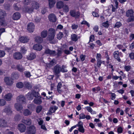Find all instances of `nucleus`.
I'll return each instance as SVG.
<instances>
[{"instance_id":"nucleus-1","label":"nucleus","mask_w":134,"mask_h":134,"mask_svg":"<svg viewBox=\"0 0 134 134\" xmlns=\"http://www.w3.org/2000/svg\"><path fill=\"white\" fill-rule=\"evenodd\" d=\"M55 35V30L53 29H50L49 30V35L48 37L49 41H52L54 38Z\"/></svg>"},{"instance_id":"nucleus-2","label":"nucleus","mask_w":134,"mask_h":134,"mask_svg":"<svg viewBox=\"0 0 134 134\" xmlns=\"http://www.w3.org/2000/svg\"><path fill=\"white\" fill-rule=\"evenodd\" d=\"M61 67L58 65H57L54 67L53 72L54 75L56 76H58V74L61 71Z\"/></svg>"},{"instance_id":"nucleus-3","label":"nucleus","mask_w":134,"mask_h":134,"mask_svg":"<svg viewBox=\"0 0 134 134\" xmlns=\"http://www.w3.org/2000/svg\"><path fill=\"white\" fill-rule=\"evenodd\" d=\"M113 55L114 58L116 59L117 60L120 62L121 61L120 57L122 55V53L121 52H119L118 51H116L113 53Z\"/></svg>"},{"instance_id":"nucleus-4","label":"nucleus","mask_w":134,"mask_h":134,"mask_svg":"<svg viewBox=\"0 0 134 134\" xmlns=\"http://www.w3.org/2000/svg\"><path fill=\"white\" fill-rule=\"evenodd\" d=\"M36 130L34 126H32L27 127V131L29 134H35Z\"/></svg>"},{"instance_id":"nucleus-5","label":"nucleus","mask_w":134,"mask_h":134,"mask_svg":"<svg viewBox=\"0 0 134 134\" xmlns=\"http://www.w3.org/2000/svg\"><path fill=\"white\" fill-rule=\"evenodd\" d=\"M17 102L20 103H25V98L24 96L20 95L18 96L16 98Z\"/></svg>"},{"instance_id":"nucleus-6","label":"nucleus","mask_w":134,"mask_h":134,"mask_svg":"<svg viewBox=\"0 0 134 134\" xmlns=\"http://www.w3.org/2000/svg\"><path fill=\"white\" fill-rule=\"evenodd\" d=\"M4 81L6 84L8 85H11L13 83V81L11 78L5 77L4 78Z\"/></svg>"},{"instance_id":"nucleus-7","label":"nucleus","mask_w":134,"mask_h":134,"mask_svg":"<svg viewBox=\"0 0 134 134\" xmlns=\"http://www.w3.org/2000/svg\"><path fill=\"white\" fill-rule=\"evenodd\" d=\"M14 107L17 111H19L21 113H22L23 107L21 105L17 103L15 104Z\"/></svg>"},{"instance_id":"nucleus-8","label":"nucleus","mask_w":134,"mask_h":134,"mask_svg":"<svg viewBox=\"0 0 134 134\" xmlns=\"http://www.w3.org/2000/svg\"><path fill=\"white\" fill-rule=\"evenodd\" d=\"M35 28V26L34 24L32 23H30L27 25V29L30 32H33Z\"/></svg>"},{"instance_id":"nucleus-9","label":"nucleus","mask_w":134,"mask_h":134,"mask_svg":"<svg viewBox=\"0 0 134 134\" xmlns=\"http://www.w3.org/2000/svg\"><path fill=\"white\" fill-rule=\"evenodd\" d=\"M23 9L25 12L29 13H32L33 12L34 10V8L33 7H30L27 6H24Z\"/></svg>"},{"instance_id":"nucleus-10","label":"nucleus","mask_w":134,"mask_h":134,"mask_svg":"<svg viewBox=\"0 0 134 134\" xmlns=\"http://www.w3.org/2000/svg\"><path fill=\"white\" fill-rule=\"evenodd\" d=\"M48 18L49 20L52 22H55L57 19L56 16L53 14H49L48 16Z\"/></svg>"},{"instance_id":"nucleus-11","label":"nucleus","mask_w":134,"mask_h":134,"mask_svg":"<svg viewBox=\"0 0 134 134\" xmlns=\"http://www.w3.org/2000/svg\"><path fill=\"white\" fill-rule=\"evenodd\" d=\"M13 56L14 58L16 60L20 59L23 57L21 54L20 53L18 52L14 53Z\"/></svg>"},{"instance_id":"nucleus-12","label":"nucleus","mask_w":134,"mask_h":134,"mask_svg":"<svg viewBox=\"0 0 134 134\" xmlns=\"http://www.w3.org/2000/svg\"><path fill=\"white\" fill-rule=\"evenodd\" d=\"M18 128L20 131L21 132H24L26 129V127L25 125L23 124H19L18 126Z\"/></svg>"},{"instance_id":"nucleus-13","label":"nucleus","mask_w":134,"mask_h":134,"mask_svg":"<svg viewBox=\"0 0 134 134\" xmlns=\"http://www.w3.org/2000/svg\"><path fill=\"white\" fill-rule=\"evenodd\" d=\"M44 53L46 54H49L50 55H54L56 54L55 51H52L48 48L46 49Z\"/></svg>"},{"instance_id":"nucleus-14","label":"nucleus","mask_w":134,"mask_h":134,"mask_svg":"<svg viewBox=\"0 0 134 134\" xmlns=\"http://www.w3.org/2000/svg\"><path fill=\"white\" fill-rule=\"evenodd\" d=\"M58 107L56 106H53L50 107L49 112L48 113V114L51 115L52 113H54L58 109Z\"/></svg>"},{"instance_id":"nucleus-15","label":"nucleus","mask_w":134,"mask_h":134,"mask_svg":"<svg viewBox=\"0 0 134 134\" xmlns=\"http://www.w3.org/2000/svg\"><path fill=\"white\" fill-rule=\"evenodd\" d=\"M20 14L19 12H16L14 13L13 15V19L15 20H17L20 18Z\"/></svg>"},{"instance_id":"nucleus-16","label":"nucleus","mask_w":134,"mask_h":134,"mask_svg":"<svg viewBox=\"0 0 134 134\" xmlns=\"http://www.w3.org/2000/svg\"><path fill=\"white\" fill-rule=\"evenodd\" d=\"M7 126V122L3 119H0V127H4Z\"/></svg>"},{"instance_id":"nucleus-17","label":"nucleus","mask_w":134,"mask_h":134,"mask_svg":"<svg viewBox=\"0 0 134 134\" xmlns=\"http://www.w3.org/2000/svg\"><path fill=\"white\" fill-rule=\"evenodd\" d=\"M42 48V46L40 44H37L34 45L33 47V48L35 50L40 51Z\"/></svg>"},{"instance_id":"nucleus-18","label":"nucleus","mask_w":134,"mask_h":134,"mask_svg":"<svg viewBox=\"0 0 134 134\" xmlns=\"http://www.w3.org/2000/svg\"><path fill=\"white\" fill-rule=\"evenodd\" d=\"M22 122L27 125H30L31 124V121L30 119L27 118L26 119H23L22 121Z\"/></svg>"},{"instance_id":"nucleus-19","label":"nucleus","mask_w":134,"mask_h":134,"mask_svg":"<svg viewBox=\"0 0 134 134\" xmlns=\"http://www.w3.org/2000/svg\"><path fill=\"white\" fill-rule=\"evenodd\" d=\"M36 57L35 54L33 53H30L27 56V58L28 60H31L35 59Z\"/></svg>"},{"instance_id":"nucleus-20","label":"nucleus","mask_w":134,"mask_h":134,"mask_svg":"<svg viewBox=\"0 0 134 134\" xmlns=\"http://www.w3.org/2000/svg\"><path fill=\"white\" fill-rule=\"evenodd\" d=\"M13 97V95L10 93L6 94L4 96V98L7 101H10Z\"/></svg>"},{"instance_id":"nucleus-21","label":"nucleus","mask_w":134,"mask_h":134,"mask_svg":"<svg viewBox=\"0 0 134 134\" xmlns=\"http://www.w3.org/2000/svg\"><path fill=\"white\" fill-rule=\"evenodd\" d=\"M19 41L23 43H26L29 41V39H27V37L22 36L19 39Z\"/></svg>"},{"instance_id":"nucleus-22","label":"nucleus","mask_w":134,"mask_h":134,"mask_svg":"<svg viewBox=\"0 0 134 134\" xmlns=\"http://www.w3.org/2000/svg\"><path fill=\"white\" fill-rule=\"evenodd\" d=\"M34 103L36 104H40L42 101L40 99V97L36 98L34 99Z\"/></svg>"},{"instance_id":"nucleus-23","label":"nucleus","mask_w":134,"mask_h":134,"mask_svg":"<svg viewBox=\"0 0 134 134\" xmlns=\"http://www.w3.org/2000/svg\"><path fill=\"white\" fill-rule=\"evenodd\" d=\"M31 4L32 5V6L34 7L35 9H37L39 7V3L35 1H32Z\"/></svg>"},{"instance_id":"nucleus-24","label":"nucleus","mask_w":134,"mask_h":134,"mask_svg":"<svg viewBox=\"0 0 134 134\" xmlns=\"http://www.w3.org/2000/svg\"><path fill=\"white\" fill-rule=\"evenodd\" d=\"M63 3L61 1L58 2L56 4V6L57 8L60 9L63 7L64 5Z\"/></svg>"},{"instance_id":"nucleus-25","label":"nucleus","mask_w":134,"mask_h":134,"mask_svg":"<svg viewBox=\"0 0 134 134\" xmlns=\"http://www.w3.org/2000/svg\"><path fill=\"white\" fill-rule=\"evenodd\" d=\"M49 7L50 8H53L55 3V0H49Z\"/></svg>"},{"instance_id":"nucleus-26","label":"nucleus","mask_w":134,"mask_h":134,"mask_svg":"<svg viewBox=\"0 0 134 134\" xmlns=\"http://www.w3.org/2000/svg\"><path fill=\"white\" fill-rule=\"evenodd\" d=\"M6 15L5 12L3 10H0V19L4 18Z\"/></svg>"},{"instance_id":"nucleus-27","label":"nucleus","mask_w":134,"mask_h":134,"mask_svg":"<svg viewBox=\"0 0 134 134\" xmlns=\"http://www.w3.org/2000/svg\"><path fill=\"white\" fill-rule=\"evenodd\" d=\"M32 112L31 111L28 109H25L23 112V114L25 116H28L31 115Z\"/></svg>"},{"instance_id":"nucleus-28","label":"nucleus","mask_w":134,"mask_h":134,"mask_svg":"<svg viewBox=\"0 0 134 134\" xmlns=\"http://www.w3.org/2000/svg\"><path fill=\"white\" fill-rule=\"evenodd\" d=\"M133 10H128L126 12V16L128 17H132L133 15Z\"/></svg>"},{"instance_id":"nucleus-29","label":"nucleus","mask_w":134,"mask_h":134,"mask_svg":"<svg viewBox=\"0 0 134 134\" xmlns=\"http://www.w3.org/2000/svg\"><path fill=\"white\" fill-rule=\"evenodd\" d=\"M16 68L19 71L21 72H23L25 70L24 68L23 67L22 65L20 64L17 65Z\"/></svg>"},{"instance_id":"nucleus-30","label":"nucleus","mask_w":134,"mask_h":134,"mask_svg":"<svg viewBox=\"0 0 134 134\" xmlns=\"http://www.w3.org/2000/svg\"><path fill=\"white\" fill-rule=\"evenodd\" d=\"M3 111L7 113H10L12 112L11 109L9 106L6 107L3 110Z\"/></svg>"},{"instance_id":"nucleus-31","label":"nucleus","mask_w":134,"mask_h":134,"mask_svg":"<svg viewBox=\"0 0 134 134\" xmlns=\"http://www.w3.org/2000/svg\"><path fill=\"white\" fill-rule=\"evenodd\" d=\"M35 40L38 43H41L43 41V39L42 37H41L40 36H37L35 37Z\"/></svg>"},{"instance_id":"nucleus-32","label":"nucleus","mask_w":134,"mask_h":134,"mask_svg":"<svg viewBox=\"0 0 134 134\" xmlns=\"http://www.w3.org/2000/svg\"><path fill=\"white\" fill-rule=\"evenodd\" d=\"M19 75L16 72L13 73L12 75V77L13 79H17L19 78Z\"/></svg>"},{"instance_id":"nucleus-33","label":"nucleus","mask_w":134,"mask_h":134,"mask_svg":"<svg viewBox=\"0 0 134 134\" xmlns=\"http://www.w3.org/2000/svg\"><path fill=\"white\" fill-rule=\"evenodd\" d=\"M34 97L32 92H29L27 95V97L29 100H31Z\"/></svg>"},{"instance_id":"nucleus-34","label":"nucleus","mask_w":134,"mask_h":134,"mask_svg":"<svg viewBox=\"0 0 134 134\" xmlns=\"http://www.w3.org/2000/svg\"><path fill=\"white\" fill-rule=\"evenodd\" d=\"M47 31L44 30L41 32V36L42 38H45L47 37Z\"/></svg>"},{"instance_id":"nucleus-35","label":"nucleus","mask_w":134,"mask_h":134,"mask_svg":"<svg viewBox=\"0 0 134 134\" xmlns=\"http://www.w3.org/2000/svg\"><path fill=\"white\" fill-rule=\"evenodd\" d=\"M24 85L25 87L28 89L32 87L31 85L29 83L26 81L24 82Z\"/></svg>"},{"instance_id":"nucleus-36","label":"nucleus","mask_w":134,"mask_h":134,"mask_svg":"<svg viewBox=\"0 0 134 134\" xmlns=\"http://www.w3.org/2000/svg\"><path fill=\"white\" fill-rule=\"evenodd\" d=\"M35 107V105L33 104H29L27 106V108L31 110H34Z\"/></svg>"},{"instance_id":"nucleus-37","label":"nucleus","mask_w":134,"mask_h":134,"mask_svg":"<svg viewBox=\"0 0 134 134\" xmlns=\"http://www.w3.org/2000/svg\"><path fill=\"white\" fill-rule=\"evenodd\" d=\"M6 103V101L3 99H0V106L4 105Z\"/></svg>"},{"instance_id":"nucleus-38","label":"nucleus","mask_w":134,"mask_h":134,"mask_svg":"<svg viewBox=\"0 0 134 134\" xmlns=\"http://www.w3.org/2000/svg\"><path fill=\"white\" fill-rule=\"evenodd\" d=\"M62 86V84L61 83H58V85L57 86V91L59 92V93H61L62 92V90H60Z\"/></svg>"},{"instance_id":"nucleus-39","label":"nucleus","mask_w":134,"mask_h":134,"mask_svg":"<svg viewBox=\"0 0 134 134\" xmlns=\"http://www.w3.org/2000/svg\"><path fill=\"white\" fill-rule=\"evenodd\" d=\"M115 4L116 8H114L113 5H111L112 7V11L113 12H115L116 9L118 7V2L116 1H115Z\"/></svg>"},{"instance_id":"nucleus-40","label":"nucleus","mask_w":134,"mask_h":134,"mask_svg":"<svg viewBox=\"0 0 134 134\" xmlns=\"http://www.w3.org/2000/svg\"><path fill=\"white\" fill-rule=\"evenodd\" d=\"M63 11L65 12H67L69 11V8L68 6L66 5H64L63 6Z\"/></svg>"},{"instance_id":"nucleus-41","label":"nucleus","mask_w":134,"mask_h":134,"mask_svg":"<svg viewBox=\"0 0 134 134\" xmlns=\"http://www.w3.org/2000/svg\"><path fill=\"white\" fill-rule=\"evenodd\" d=\"M24 84L22 82H19L17 83L16 84V87L19 88H21L24 86Z\"/></svg>"},{"instance_id":"nucleus-42","label":"nucleus","mask_w":134,"mask_h":134,"mask_svg":"<svg viewBox=\"0 0 134 134\" xmlns=\"http://www.w3.org/2000/svg\"><path fill=\"white\" fill-rule=\"evenodd\" d=\"M42 108V107L41 105L38 106L36 108V112L38 113H39L41 110Z\"/></svg>"},{"instance_id":"nucleus-43","label":"nucleus","mask_w":134,"mask_h":134,"mask_svg":"<svg viewBox=\"0 0 134 134\" xmlns=\"http://www.w3.org/2000/svg\"><path fill=\"white\" fill-rule=\"evenodd\" d=\"M63 34L62 33L59 32V33L57 34V38L59 40H60L63 37Z\"/></svg>"},{"instance_id":"nucleus-44","label":"nucleus","mask_w":134,"mask_h":134,"mask_svg":"<svg viewBox=\"0 0 134 134\" xmlns=\"http://www.w3.org/2000/svg\"><path fill=\"white\" fill-rule=\"evenodd\" d=\"M32 92L34 97H39L38 95H39V94L38 92H36L35 90H34L32 91Z\"/></svg>"},{"instance_id":"nucleus-45","label":"nucleus","mask_w":134,"mask_h":134,"mask_svg":"<svg viewBox=\"0 0 134 134\" xmlns=\"http://www.w3.org/2000/svg\"><path fill=\"white\" fill-rule=\"evenodd\" d=\"M24 74L25 76L27 77H30L31 76L30 72L28 71H25Z\"/></svg>"},{"instance_id":"nucleus-46","label":"nucleus","mask_w":134,"mask_h":134,"mask_svg":"<svg viewBox=\"0 0 134 134\" xmlns=\"http://www.w3.org/2000/svg\"><path fill=\"white\" fill-rule=\"evenodd\" d=\"M70 14L71 16L75 17V10H71Z\"/></svg>"},{"instance_id":"nucleus-47","label":"nucleus","mask_w":134,"mask_h":134,"mask_svg":"<svg viewBox=\"0 0 134 134\" xmlns=\"http://www.w3.org/2000/svg\"><path fill=\"white\" fill-rule=\"evenodd\" d=\"M31 2V0H24L23 2V4L25 5H28Z\"/></svg>"},{"instance_id":"nucleus-48","label":"nucleus","mask_w":134,"mask_h":134,"mask_svg":"<svg viewBox=\"0 0 134 134\" xmlns=\"http://www.w3.org/2000/svg\"><path fill=\"white\" fill-rule=\"evenodd\" d=\"M21 53L23 54H25L26 52V50L25 49L24 47H22L21 48Z\"/></svg>"},{"instance_id":"nucleus-49","label":"nucleus","mask_w":134,"mask_h":134,"mask_svg":"<svg viewBox=\"0 0 134 134\" xmlns=\"http://www.w3.org/2000/svg\"><path fill=\"white\" fill-rule=\"evenodd\" d=\"M121 25V24L119 22H117L115 24L114 27H116L119 28L120 27Z\"/></svg>"},{"instance_id":"nucleus-50","label":"nucleus","mask_w":134,"mask_h":134,"mask_svg":"<svg viewBox=\"0 0 134 134\" xmlns=\"http://www.w3.org/2000/svg\"><path fill=\"white\" fill-rule=\"evenodd\" d=\"M101 55L100 54L97 53V56L96 57V59L97 60H101Z\"/></svg>"},{"instance_id":"nucleus-51","label":"nucleus","mask_w":134,"mask_h":134,"mask_svg":"<svg viewBox=\"0 0 134 134\" xmlns=\"http://www.w3.org/2000/svg\"><path fill=\"white\" fill-rule=\"evenodd\" d=\"M66 67L64 65H63L62 67H61V71L64 72L67 71V70L66 69H65Z\"/></svg>"},{"instance_id":"nucleus-52","label":"nucleus","mask_w":134,"mask_h":134,"mask_svg":"<svg viewBox=\"0 0 134 134\" xmlns=\"http://www.w3.org/2000/svg\"><path fill=\"white\" fill-rule=\"evenodd\" d=\"M57 51V55L58 56H60L61 54L62 53V50L61 49H58Z\"/></svg>"},{"instance_id":"nucleus-53","label":"nucleus","mask_w":134,"mask_h":134,"mask_svg":"<svg viewBox=\"0 0 134 134\" xmlns=\"http://www.w3.org/2000/svg\"><path fill=\"white\" fill-rule=\"evenodd\" d=\"M5 53L4 51L0 50V57H3L5 55Z\"/></svg>"},{"instance_id":"nucleus-54","label":"nucleus","mask_w":134,"mask_h":134,"mask_svg":"<svg viewBox=\"0 0 134 134\" xmlns=\"http://www.w3.org/2000/svg\"><path fill=\"white\" fill-rule=\"evenodd\" d=\"M78 130L80 132L82 133H83L84 132V129L83 126L79 127Z\"/></svg>"},{"instance_id":"nucleus-55","label":"nucleus","mask_w":134,"mask_h":134,"mask_svg":"<svg viewBox=\"0 0 134 134\" xmlns=\"http://www.w3.org/2000/svg\"><path fill=\"white\" fill-rule=\"evenodd\" d=\"M21 119V116L20 115L18 114L16 115L15 117V120H19Z\"/></svg>"},{"instance_id":"nucleus-56","label":"nucleus","mask_w":134,"mask_h":134,"mask_svg":"<svg viewBox=\"0 0 134 134\" xmlns=\"http://www.w3.org/2000/svg\"><path fill=\"white\" fill-rule=\"evenodd\" d=\"M122 129L121 127H119L118 128L117 132L119 133H121L122 131Z\"/></svg>"},{"instance_id":"nucleus-57","label":"nucleus","mask_w":134,"mask_h":134,"mask_svg":"<svg viewBox=\"0 0 134 134\" xmlns=\"http://www.w3.org/2000/svg\"><path fill=\"white\" fill-rule=\"evenodd\" d=\"M134 21V17H133L131 18H128L127 20V21L129 23L133 21Z\"/></svg>"},{"instance_id":"nucleus-58","label":"nucleus","mask_w":134,"mask_h":134,"mask_svg":"<svg viewBox=\"0 0 134 134\" xmlns=\"http://www.w3.org/2000/svg\"><path fill=\"white\" fill-rule=\"evenodd\" d=\"M79 118L80 119H83L85 118V115L83 114H81L79 115Z\"/></svg>"},{"instance_id":"nucleus-59","label":"nucleus","mask_w":134,"mask_h":134,"mask_svg":"<svg viewBox=\"0 0 134 134\" xmlns=\"http://www.w3.org/2000/svg\"><path fill=\"white\" fill-rule=\"evenodd\" d=\"M108 21H107L105 23H103L102 25L105 27H107L108 26Z\"/></svg>"},{"instance_id":"nucleus-60","label":"nucleus","mask_w":134,"mask_h":134,"mask_svg":"<svg viewBox=\"0 0 134 134\" xmlns=\"http://www.w3.org/2000/svg\"><path fill=\"white\" fill-rule=\"evenodd\" d=\"M71 38L72 40L75 41V34H73L71 36Z\"/></svg>"},{"instance_id":"nucleus-61","label":"nucleus","mask_w":134,"mask_h":134,"mask_svg":"<svg viewBox=\"0 0 134 134\" xmlns=\"http://www.w3.org/2000/svg\"><path fill=\"white\" fill-rule=\"evenodd\" d=\"M85 108L88 111L91 113L92 111V108L90 107H85Z\"/></svg>"},{"instance_id":"nucleus-62","label":"nucleus","mask_w":134,"mask_h":134,"mask_svg":"<svg viewBox=\"0 0 134 134\" xmlns=\"http://www.w3.org/2000/svg\"><path fill=\"white\" fill-rule=\"evenodd\" d=\"M94 36L93 35H91L90 37V41L92 42L94 40Z\"/></svg>"},{"instance_id":"nucleus-63","label":"nucleus","mask_w":134,"mask_h":134,"mask_svg":"<svg viewBox=\"0 0 134 134\" xmlns=\"http://www.w3.org/2000/svg\"><path fill=\"white\" fill-rule=\"evenodd\" d=\"M80 57L81 60L82 61H83L85 60V55L82 54L80 55Z\"/></svg>"},{"instance_id":"nucleus-64","label":"nucleus","mask_w":134,"mask_h":134,"mask_svg":"<svg viewBox=\"0 0 134 134\" xmlns=\"http://www.w3.org/2000/svg\"><path fill=\"white\" fill-rule=\"evenodd\" d=\"M129 56L131 59H134V53H131L129 54Z\"/></svg>"}]
</instances>
